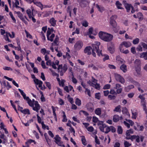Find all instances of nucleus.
<instances>
[{
	"mask_svg": "<svg viewBox=\"0 0 147 147\" xmlns=\"http://www.w3.org/2000/svg\"><path fill=\"white\" fill-rule=\"evenodd\" d=\"M100 45V42H97L96 44H92V47H91L92 52V54L93 56L94 57H95L96 56L95 52L97 53L98 55L100 56V55L102 56H104V55L101 53L102 50H100V52L99 46Z\"/></svg>",
	"mask_w": 147,
	"mask_h": 147,
	"instance_id": "f257e3e1",
	"label": "nucleus"
},
{
	"mask_svg": "<svg viewBox=\"0 0 147 147\" xmlns=\"http://www.w3.org/2000/svg\"><path fill=\"white\" fill-rule=\"evenodd\" d=\"M110 131H111L112 132L114 133L116 131L115 128L113 126H110L109 127Z\"/></svg>",
	"mask_w": 147,
	"mask_h": 147,
	"instance_id": "864d4df0",
	"label": "nucleus"
},
{
	"mask_svg": "<svg viewBox=\"0 0 147 147\" xmlns=\"http://www.w3.org/2000/svg\"><path fill=\"white\" fill-rule=\"evenodd\" d=\"M108 66L111 69H116V67L113 65L109 64Z\"/></svg>",
	"mask_w": 147,
	"mask_h": 147,
	"instance_id": "338daca9",
	"label": "nucleus"
},
{
	"mask_svg": "<svg viewBox=\"0 0 147 147\" xmlns=\"http://www.w3.org/2000/svg\"><path fill=\"white\" fill-rule=\"evenodd\" d=\"M62 112L63 114V119L62 120V121L63 122H66L67 121V119L66 118L65 113L64 111H63Z\"/></svg>",
	"mask_w": 147,
	"mask_h": 147,
	"instance_id": "ea45409f",
	"label": "nucleus"
},
{
	"mask_svg": "<svg viewBox=\"0 0 147 147\" xmlns=\"http://www.w3.org/2000/svg\"><path fill=\"white\" fill-rule=\"evenodd\" d=\"M16 13L18 14V16L20 18L23 17L22 14L20 11H15Z\"/></svg>",
	"mask_w": 147,
	"mask_h": 147,
	"instance_id": "3c124183",
	"label": "nucleus"
},
{
	"mask_svg": "<svg viewBox=\"0 0 147 147\" xmlns=\"http://www.w3.org/2000/svg\"><path fill=\"white\" fill-rule=\"evenodd\" d=\"M124 5L127 12H129L131 8L133 6L131 4H128L127 3H125Z\"/></svg>",
	"mask_w": 147,
	"mask_h": 147,
	"instance_id": "4468645a",
	"label": "nucleus"
},
{
	"mask_svg": "<svg viewBox=\"0 0 147 147\" xmlns=\"http://www.w3.org/2000/svg\"><path fill=\"white\" fill-rule=\"evenodd\" d=\"M141 103L142 104V105L143 106V109L144 110H146L147 109L146 108V102L145 101H143V102H141Z\"/></svg>",
	"mask_w": 147,
	"mask_h": 147,
	"instance_id": "8fccbe9b",
	"label": "nucleus"
},
{
	"mask_svg": "<svg viewBox=\"0 0 147 147\" xmlns=\"http://www.w3.org/2000/svg\"><path fill=\"white\" fill-rule=\"evenodd\" d=\"M120 108L121 106L120 105H119L115 107L114 111L116 112H120L121 111Z\"/></svg>",
	"mask_w": 147,
	"mask_h": 147,
	"instance_id": "f704fd0d",
	"label": "nucleus"
},
{
	"mask_svg": "<svg viewBox=\"0 0 147 147\" xmlns=\"http://www.w3.org/2000/svg\"><path fill=\"white\" fill-rule=\"evenodd\" d=\"M132 117L133 118L136 119L138 115V113L137 112L132 111Z\"/></svg>",
	"mask_w": 147,
	"mask_h": 147,
	"instance_id": "58836bf2",
	"label": "nucleus"
},
{
	"mask_svg": "<svg viewBox=\"0 0 147 147\" xmlns=\"http://www.w3.org/2000/svg\"><path fill=\"white\" fill-rule=\"evenodd\" d=\"M113 36L112 35L107 33L103 40L107 42L110 41L112 39Z\"/></svg>",
	"mask_w": 147,
	"mask_h": 147,
	"instance_id": "1a4fd4ad",
	"label": "nucleus"
},
{
	"mask_svg": "<svg viewBox=\"0 0 147 147\" xmlns=\"http://www.w3.org/2000/svg\"><path fill=\"white\" fill-rule=\"evenodd\" d=\"M76 105L80 106L81 105V101L78 98H76Z\"/></svg>",
	"mask_w": 147,
	"mask_h": 147,
	"instance_id": "e433bc0d",
	"label": "nucleus"
},
{
	"mask_svg": "<svg viewBox=\"0 0 147 147\" xmlns=\"http://www.w3.org/2000/svg\"><path fill=\"white\" fill-rule=\"evenodd\" d=\"M9 15L10 16L11 18L14 21V22L15 23L16 22V20L15 18L14 17L12 13L11 12H10L9 13Z\"/></svg>",
	"mask_w": 147,
	"mask_h": 147,
	"instance_id": "603ef678",
	"label": "nucleus"
},
{
	"mask_svg": "<svg viewBox=\"0 0 147 147\" xmlns=\"http://www.w3.org/2000/svg\"><path fill=\"white\" fill-rule=\"evenodd\" d=\"M115 98L116 97L114 95H112L110 94L108 96V98L110 100H114Z\"/></svg>",
	"mask_w": 147,
	"mask_h": 147,
	"instance_id": "c03bdc74",
	"label": "nucleus"
},
{
	"mask_svg": "<svg viewBox=\"0 0 147 147\" xmlns=\"http://www.w3.org/2000/svg\"><path fill=\"white\" fill-rule=\"evenodd\" d=\"M95 98L98 99H100V93H96L95 94Z\"/></svg>",
	"mask_w": 147,
	"mask_h": 147,
	"instance_id": "69168bd1",
	"label": "nucleus"
},
{
	"mask_svg": "<svg viewBox=\"0 0 147 147\" xmlns=\"http://www.w3.org/2000/svg\"><path fill=\"white\" fill-rule=\"evenodd\" d=\"M19 110L22 113L25 114H30L29 110L28 109H25L23 110H22V109H19Z\"/></svg>",
	"mask_w": 147,
	"mask_h": 147,
	"instance_id": "6ab92c4d",
	"label": "nucleus"
},
{
	"mask_svg": "<svg viewBox=\"0 0 147 147\" xmlns=\"http://www.w3.org/2000/svg\"><path fill=\"white\" fill-rule=\"evenodd\" d=\"M141 45L142 46L143 48L145 49H147V44L144 42H142L141 43Z\"/></svg>",
	"mask_w": 147,
	"mask_h": 147,
	"instance_id": "5fc2aeb1",
	"label": "nucleus"
},
{
	"mask_svg": "<svg viewBox=\"0 0 147 147\" xmlns=\"http://www.w3.org/2000/svg\"><path fill=\"white\" fill-rule=\"evenodd\" d=\"M140 57L143 58L146 60L147 59V52L142 53L140 55Z\"/></svg>",
	"mask_w": 147,
	"mask_h": 147,
	"instance_id": "7c9ffc66",
	"label": "nucleus"
},
{
	"mask_svg": "<svg viewBox=\"0 0 147 147\" xmlns=\"http://www.w3.org/2000/svg\"><path fill=\"white\" fill-rule=\"evenodd\" d=\"M26 13H27V14H28V16L29 17V18H31V10L30 9H28V10H27L26 11Z\"/></svg>",
	"mask_w": 147,
	"mask_h": 147,
	"instance_id": "de8ad7c7",
	"label": "nucleus"
},
{
	"mask_svg": "<svg viewBox=\"0 0 147 147\" xmlns=\"http://www.w3.org/2000/svg\"><path fill=\"white\" fill-rule=\"evenodd\" d=\"M91 49H92L91 47H86L84 50V52L85 53H87L88 55H90L91 54Z\"/></svg>",
	"mask_w": 147,
	"mask_h": 147,
	"instance_id": "dca6fc26",
	"label": "nucleus"
},
{
	"mask_svg": "<svg viewBox=\"0 0 147 147\" xmlns=\"http://www.w3.org/2000/svg\"><path fill=\"white\" fill-rule=\"evenodd\" d=\"M51 32L50 29L49 28H48V30L47 32V39H49V36L51 34Z\"/></svg>",
	"mask_w": 147,
	"mask_h": 147,
	"instance_id": "37998d69",
	"label": "nucleus"
},
{
	"mask_svg": "<svg viewBox=\"0 0 147 147\" xmlns=\"http://www.w3.org/2000/svg\"><path fill=\"white\" fill-rule=\"evenodd\" d=\"M110 87V85L109 84H107L105 85L103 87L104 89H109Z\"/></svg>",
	"mask_w": 147,
	"mask_h": 147,
	"instance_id": "774afa93",
	"label": "nucleus"
},
{
	"mask_svg": "<svg viewBox=\"0 0 147 147\" xmlns=\"http://www.w3.org/2000/svg\"><path fill=\"white\" fill-rule=\"evenodd\" d=\"M123 130L121 127L119 126L118 127L117 129V132L119 134H121L122 133Z\"/></svg>",
	"mask_w": 147,
	"mask_h": 147,
	"instance_id": "4c0bfd02",
	"label": "nucleus"
},
{
	"mask_svg": "<svg viewBox=\"0 0 147 147\" xmlns=\"http://www.w3.org/2000/svg\"><path fill=\"white\" fill-rule=\"evenodd\" d=\"M26 100L27 101L28 103L30 106L32 107V108H33V107H34V104L32 101V100L29 98L27 96L26 99Z\"/></svg>",
	"mask_w": 147,
	"mask_h": 147,
	"instance_id": "f3484780",
	"label": "nucleus"
},
{
	"mask_svg": "<svg viewBox=\"0 0 147 147\" xmlns=\"http://www.w3.org/2000/svg\"><path fill=\"white\" fill-rule=\"evenodd\" d=\"M97 125L99 126L100 130L102 132L104 131V129L106 127V125L103 123L102 121H99L97 123Z\"/></svg>",
	"mask_w": 147,
	"mask_h": 147,
	"instance_id": "423d86ee",
	"label": "nucleus"
},
{
	"mask_svg": "<svg viewBox=\"0 0 147 147\" xmlns=\"http://www.w3.org/2000/svg\"><path fill=\"white\" fill-rule=\"evenodd\" d=\"M133 129H130L127 131L126 132V136H129L130 135V134H133Z\"/></svg>",
	"mask_w": 147,
	"mask_h": 147,
	"instance_id": "c756f323",
	"label": "nucleus"
},
{
	"mask_svg": "<svg viewBox=\"0 0 147 147\" xmlns=\"http://www.w3.org/2000/svg\"><path fill=\"white\" fill-rule=\"evenodd\" d=\"M96 7L100 12H102L104 10V8L103 7L99 5L98 4H96Z\"/></svg>",
	"mask_w": 147,
	"mask_h": 147,
	"instance_id": "4be33fe9",
	"label": "nucleus"
},
{
	"mask_svg": "<svg viewBox=\"0 0 147 147\" xmlns=\"http://www.w3.org/2000/svg\"><path fill=\"white\" fill-rule=\"evenodd\" d=\"M123 117L122 116L119 117L118 115H115L113 118V121L114 122H117L120 119H122Z\"/></svg>",
	"mask_w": 147,
	"mask_h": 147,
	"instance_id": "9b49d317",
	"label": "nucleus"
},
{
	"mask_svg": "<svg viewBox=\"0 0 147 147\" xmlns=\"http://www.w3.org/2000/svg\"><path fill=\"white\" fill-rule=\"evenodd\" d=\"M115 4L118 9H122V7H121L122 4L119 1H117L116 2Z\"/></svg>",
	"mask_w": 147,
	"mask_h": 147,
	"instance_id": "393cba45",
	"label": "nucleus"
},
{
	"mask_svg": "<svg viewBox=\"0 0 147 147\" xmlns=\"http://www.w3.org/2000/svg\"><path fill=\"white\" fill-rule=\"evenodd\" d=\"M92 121L94 123L98 122L99 121L98 120V119L95 117H93L92 118Z\"/></svg>",
	"mask_w": 147,
	"mask_h": 147,
	"instance_id": "6e6d98bb",
	"label": "nucleus"
},
{
	"mask_svg": "<svg viewBox=\"0 0 147 147\" xmlns=\"http://www.w3.org/2000/svg\"><path fill=\"white\" fill-rule=\"evenodd\" d=\"M26 33V34L27 37H29L30 38H32V36L30 35L28 32H27L26 30L25 31Z\"/></svg>",
	"mask_w": 147,
	"mask_h": 147,
	"instance_id": "680f3d73",
	"label": "nucleus"
},
{
	"mask_svg": "<svg viewBox=\"0 0 147 147\" xmlns=\"http://www.w3.org/2000/svg\"><path fill=\"white\" fill-rule=\"evenodd\" d=\"M55 140L54 142L59 146H64L63 142L61 141V138L58 135H56L54 138Z\"/></svg>",
	"mask_w": 147,
	"mask_h": 147,
	"instance_id": "20e7f679",
	"label": "nucleus"
},
{
	"mask_svg": "<svg viewBox=\"0 0 147 147\" xmlns=\"http://www.w3.org/2000/svg\"><path fill=\"white\" fill-rule=\"evenodd\" d=\"M82 25L83 26L85 27H87L88 26V23L87 21L84 20L82 22Z\"/></svg>",
	"mask_w": 147,
	"mask_h": 147,
	"instance_id": "09e8293b",
	"label": "nucleus"
},
{
	"mask_svg": "<svg viewBox=\"0 0 147 147\" xmlns=\"http://www.w3.org/2000/svg\"><path fill=\"white\" fill-rule=\"evenodd\" d=\"M87 129L88 131L92 132L93 131L94 128L92 126H90L87 128Z\"/></svg>",
	"mask_w": 147,
	"mask_h": 147,
	"instance_id": "e2e57ef3",
	"label": "nucleus"
},
{
	"mask_svg": "<svg viewBox=\"0 0 147 147\" xmlns=\"http://www.w3.org/2000/svg\"><path fill=\"white\" fill-rule=\"evenodd\" d=\"M137 17L140 20H142L143 18L142 14L141 12H138L137 13Z\"/></svg>",
	"mask_w": 147,
	"mask_h": 147,
	"instance_id": "72a5a7b5",
	"label": "nucleus"
},
{
	"mask_svg": "<svg viewBox=\"0 0 147 147\" xmlns=\"http://www.w3.org/2000/svg\"><path fill=\"white\" fill-rule=\"evenodd\" d=\"M121 86L119 84H117L115 85V86L114 89H116V91L117 94H119L121 93L123 90L122 88H121Z\"/></svg>",
	"mask_w": 147,
	"mask_h": 147,
	"instance_id": "0eeeda50",
	"label": "nucleus"
},
{
	"mask_svg": "<svg viewBox=\"0 0 147 147\" xmlns=\"http://www.w3.org/2000/svg\"><path fill=\"white\" fill-rule=\"evenodd\" d=\"M120 69L122 70L123 72L125 73L127 71V66L123 64L121 66Z\"/></svg>",
	"mask_w": 147,
	"mask_h": 147,
	"instance_id": "aec40b11",
	"label": "nucleus"
},
{
	"mask_svg": "<svg viewBox=\"0 0 147 147\" xmlns=\"http://www.w3.org/2000/svg\"><path fill=\"white\" fill-rule=\"evenodd\" d=\"M87 109L91 112H92L94 109L93 105L92 103H89L86 105Z\"/></svg>",
	"mask_w": 147,
	"mask_h": 147,
	"instance_id": "9d476101",
	"label": "nucleus"
},
{
	"mask_svg": "<svg viewBox=\"0 0 147 147\" xmlns=\"http://www.w3.org/2000/svg\"><path fill=\"white\" fill-rule=\"evenodd\" d=\"M122 111L123 114H126L129 117L130 115L126 107H124Z\"/></svg>",
	"mask_w": 147,
	"mask_h": 147,
	"instance_id": "5701e85b",
	"label": "nucleus"
},
{
	"mask_svg": "<svg viewBox=\"0 0 147 147\" xmlns=\"http://www.w3.org/2000/svg\"><path fill=\"white\" fill-rule=\"evenodd\" d=\"M18 90L20 92L21 95L26 100V99L27 97L26 96V94L24 92L20 89H18Z\"/></svg>",
	"mask_w": 147,
	"mask_h": 147,
	"instance_id": "cd10ccee",
	"label": "nucleus"
},
{
	"mask_svg": "<svg viewBox=\"0 0 147 147\" xmlns=\"http://www.w3.org/2000/svg\"><path fill=\"white\" fill-rule=\"evenodd\" d=\"M92 86L94 87L96 89L98 90H99L100 88V86L99 84L96 83V84H93Z\"/></svg>",
	"mask_w": 147,
	"mask_h": 147,
	"instance_id": "a19ab883",
	"label": "nucleus"
},
{
	"mask_svg": "<svg viewBox=\"0 0 147 147\" xmlns=\"http://www.w3.org/2000/svg\"><path fill=\"white\" fill-rule=\"evenodd\" d=\"M86 90L85 92L86 93H87L89 96H91L90 91L87 88H85Z\"/></svg>",
	"mask_w": 147,
	"mask_h": 147,
	"instance_id": "4d7b16f0",
	"label": "nucleus"
},
{
	"mask_svg": "<svg viewBox=\"0 0 147 147\" xmlns=\"http://www.w3.org/2000/svg\"><path fill=\"white\" fill-rule=\"evenodd\" d=\"M106 33V32H103L102 31L100 32L98 34L100 38L103 40Z\"/></svg>",
	"mask_w": 147,
	"mask_h": 147,
	"instance_id": "a211bd4d",
	"label": "nucleus"
},
{
	"mask_svg": "<svg viewBox=\"0 0 147 147\" xmlns=\"http://www.w3.org/2000/svg\"><path fill=\"white\" fill-rule=\"evenodd\" d=\"M121 45L122 46H124L126 48L129 47L131 45V43L129 42L124 41L122 42Z\"/></svg>",
	"mask_w": 147,
	"mask_h": 147,
	"instance_id": "2eb2a0df",
	"label": "nucleus"
},
{
	"mask_svg": "<svg viewBox=\"0 0 147 147\" xmlns=\"http://www.w3.org/2000/svg\"><path fill=\"white\" fill-rule=\"evenodd\" d=\"M101 109L100 108H97L95 111V113L97 115H101Z\"/></svg>",
	"mask_w": 147,
	"mask_h": 147,
	"instance_id": "bb28decb",
	"label": "nucleus"
},
{
	"mask_svg": "<svg viewBox=\"0 0 147 147\" xmlns=\"http://www.w3.org/2000/svg\"><path fill=\"white\" fill-rule=\"evenodd\" d=\"M134 88V86L133 85H130L125 87V89L126 91L128 92L131 89Z\"/></svg>",
	"mask_w": 147,
	"mask_h": 147,
	"instance_id": "b1692460",
	"label": "nucleus"
},
{
	"mask_svg": "<svg viewBox=\"0 0 147 147\" xmlns=\"http://www.w3.org/2000/svg\"><path fill=\"white\" fill-rule=\"evenodd\" d=\"M34 82L35 83L37 84L42 85V82L40 80H39L38 79H35L34 80Z\"/></svg>",
	"mask_w": 147,
	"mask_h": 147,
	"instance_id": "a878e982",
	"label": "nucleus"
},
{
	"mask_svg": "<svg viewBox=\"0 0 147 147\" xmlns=\"http://www.w3.org/2000/svg\"><path fill=\"white\" fill-rule=\"evenodd\" d=\"M124 145L125 147H129L131 146V144L127 141H125L124 142Z\"/></svg>",
	"mask_w": 147,
	"mask_h": 147,
	"instance_id": "473e14b6",
	"label": "nucleus"
},
{
	"mask_svg": "<svg viewBox=\"0 0 147 147\" xmlns=\"http://www.w3.org/2000/svg\"><path fill=\"white\" fill-rule=\"evenodd\" d=\"M40 109V107L38 104L37 101H36L35 102V107H33V109L36 111L37 112H38V110Z\"/></svg>",
	"mask_w": 147,
	"mask_h": 147,
	"instance_id": "f8f14e48",
	"label": "nucleus"
},
{
	"mask_svg": "<svg viewBox=\"0 0 147 147\" xmlns=\"http://www.w3.org/2000/svg\"><path fill=\"white\" fill-rule=\"evenodd\" d=\"M41 65L42 68L44 69L47 68L48 67L45 66V62L44 61H42L41 62Z\"/></svg>",
	"mask_w": 147,
	"mask_h": 147,
	"instance_id": "052dcab7",
	"label": "nucleus"
},
{
	"mask_svg": "<svg viewBox=\"0 0 147 147\" xmlns=\"http://www.w3.org/2000/svg\"><path fill=\"white\" fill-rule=\"evenodd\" d=\"M136 50L139 51H142V48L141 46L138 45L136 48Z\"/></svg>",
	"mask_w": 147,
	"mask_h": 147,
	"instance_id": "0e129e2a",
	"label": "nucleus"
},
{
	"mask_svg": "<svg viewBox=\"0 0 147 147\" xmlns=\"http://www.w3.org/2000/svg\"><path fill=\"white\" fill-rule=\"evenodd\" d=\"M141 62L139 59H136L134 61V68L136 72L135 75L139 76L140 74Z\"/></svg>",
	"mask_w": 147,
	"mask_h": 147,
	"instance_id": "f03ea898",
	"label": "nucleus"
},
{
	"mask_svg": "<svg viewBox=\"0 0 147 147\" xmlns=\"http://www.w3.org/2000/svg\"><path fill=\"white\" fill-rule=\"evenodd\" d=\"M55 36V35L54 34H53L50 36V37H49V39H48L49 40H50L52 42L53 41V38Z\"/></svg>",
	"mask_w": 147,
	"mask_h": 147,
	"instance_id": "a18cd8bd",
	"label": "nucleus"
},
{
	"mask_svg": "<svg viewBox=\"0 0 147 147\" xmlns=\"http://www.w3.org/2000/svg\"><path fill=\"white\" fill-rule=\"evenodd\" d=\"M139 39L138 38H136L133 41V43L134 44L136 45L138 44L139 42Z\"/></svg>",
	"mask_w": 147,
	"mask_h": 147,
	"instance_id": "79ce46f5",
	"label": "nucleus"
},
{
	"mask_svg": "<svg viewBox=\"0 0 147 147\" xmlns=\"http://www.w3.org/2000/svg\"><path fill=\"white\" fill-rule=\"evenodd\" d=\"M119 49H120V51L123 53L125 54H127L129 53V51L127 50L126 49L125 50H124V49L123 48V46L121 45L119 47Z\"/></svg>",
	"mask_w": 147,
	"mask_h": 147,
	"instance_id": "ddd939ff",
	"label": "nucleus"
},
{
	"mask_svg": "<svg viewBox=\"0 0 147 147\" xmlns=\"http://www.w3.org/2000/svg\"><path fill=\"white\" fill-rule=\"evenodd\" d=\"M105 130H104V131L103 132H105L106 134L108 133L110 131V129L109 127L107 126L106 125V127L105 128Z\"/></svg>",
	"mask_w": 147,
	"mask_h": 147,
	"instance_id": "49530a36",
	"label": "nucleus"
},
{
	"mask_svg": "<svg viewBox=\"0 0 147 147\" xmlns=\"http://www.w3.org/2000/svg\"><path fill=\"white\" fill-rule=\"evenodd\" d=\"M82 138L81 140L84 146L86 145V140L84 136H82Z\"/></svg>",
	"mask_w": 147,
	"mask_h": 147,
	"instance_id": "c9c22d12",
	"label": "nucleus"
},
{
	"mask_svg": "<svg viewBox=\"0 0 147 147\" xmlns=\"http://www.w3.org/2000/svg\"><path fill=\"white\" fill-rule=\"evenodd\" d=\"M59 39V37L57 36H56L55 40H54L53 42L52 43V44L53 45V43H54L55 44V45L58 46V44L57 43L58 42Z\"/></svg>",
	"mask_w": 147,
	"mask_h": 147,
	"instance_id": "c85d7f7f",
	"label": "nucleus"
},
{
	"mask_svg": "<svg viewBox=\"0 0 147 147\" xmlns=\"http://www.w3.org/2000/svg\"><path fill=\"white\" fill-rule=\"evenodd\" d=\"M45 83L46 86L48 87L49 89H51V85L50 83L49 82H46Z\"/></svg>",
	"mask_w": 147,
	"mask_h": 147,
	"instance_id": "bf43d9fd",
	"label": "nucleus"
},
{
	"mask_svg": "<svg viewBox=\"0 0 147 147\" xmlns=\"http://www.w3.org/2000/svg\"><path fill=\"white\" fill-rule=\"evenodd\" d=\"M114 75L115 78L117 81L122 84H124L125 83V80L120 75L117 73H115Z\"/></svg>",
	"mask_w": 147,
	"mask_h": 147,
	"instance_id": "7ed1b4c3",
	"label": "nucleus"
},
{
	"mask_svg": "<svg viewBox=\"0 0 147 147\" xmlns=\"http://www.w3.org/2000/svg\"><path fill=\"white\" fill-rule=\"evenodd\" d=\"M56 21L53 18H51L50 20V22L52 26H55L56 25Z\"/></svg>",
	"mask_w": 147,
	"mask_h": 147,
	"instance_id": "412c9836",
	"label": "nucleus"
},
{
	"mask_svg": "<svg viewBox=\"0 0 147 147\" xmlns=\"http://www.w3.org/2000/svg\"><path fill=\"white\" fill-rule=\"evenodd\" d=\"M110 25L112 26L114 32H117L118 30L116 29L117 24L116 21L115 20H111L110 21Z\"/></svg>",
	"mask_w": 147,
	"mask_h": 147,
	"instance_id": "6e6552de",
	"label": "nucleus"
},
{
	"mask_svg": "<svg viewBox=\"0 0 147 147\" xmlns=\"http://www.w3.org/2000/svg\"><path fill=\"white\" fill-rule=\"evenodd\" d=\"M83 45L82 42L81 41H78L74 45V47L76 50H79L82 48Z\"/></svg>",
	"mask_w": 147,
	"mask_h": 147,
	"instance_id": "39448f33",
	"label": "nucleus"
},
{
	"mask_svg": "<svg viewBox=\"0 0 147 147\" xmlns=\"http://www.w3.org/2000/svg\"><path fill=\"white\" fill-rule=\"evenodd\" d=\"M110 93L112 94H118L117 92V91H115V90L113 89H111L110 92Z\"/></svg>",
	"mask_w": 147,
	"mask_h": 147,
	"instance_id": "13d9d810",
	"label": "nucleus"
},
{
	"mask_svg": "<svg viewBox=\"0 0 147 147\" xmlns=\"http://www.w3.org/2000/svg\"><path fill=\"white\" fill-rule=\"evenodd\" d=\"M34 4L39 7H41L43 6L41 2H38L36 0H35V2H34Z\"/></svg>",
	"mask_w": 147,
	"mask_h": 147,
	"instance_id": "2f4dec72",
	"label": "nucleus"
}]
</instances>
